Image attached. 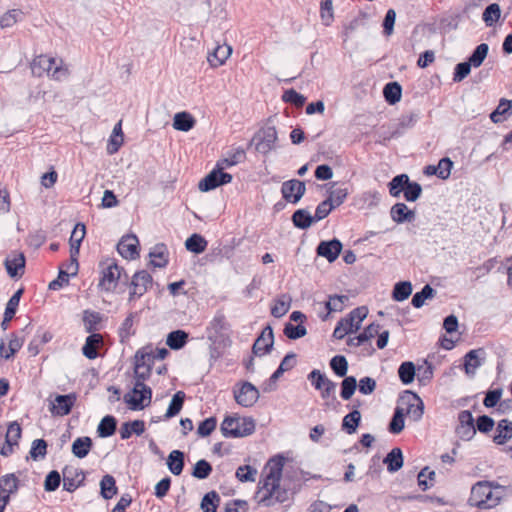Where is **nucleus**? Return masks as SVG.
<instances>
[{"label": "nucleus", "mask_w": 512, "mask_h": 512, "mask_svg": "<svg viewBox=\"0 0 512 512\" xmlns=\"http://www.w3.org/2000/svg\"><path fill=\"white\" fill-rule=\"evenodd\" d=\"M346 301H348V296L346 295L329 296V300L325 303L327 314L321 317L322 320H327L329 314L332 312H341L344 309Z\"/></svg>", "instance_id": "obj_38"}, {"label": "nucleus", "mask_w": 512, "mask_h": 512, "mask_svg": "<svg viewBox=\"0 0 512 512\" xmlns=\"http://www.w3.org/2000/svg\"><path fill=\"white\" fill-rule=\"evenodd\" d=\"M185 465V454L180 450H173L169 453L167 458V466L169 471L178 476L182 473Z\"/></svg>", "instance_id": "obj_25"}, {"label": "nucleus", "mask_w": 512, "mask_h": 512, "mask_svg": "<svg viewBox=\"0 0 512 512\" xmlns=\"http://www.w3.org/2000/svg\"><path fill=\"white\" fill-rule=\"evenodd\" d=\"M283 332L287 338L296 340L304 337L307 334V329L301 323L298 325H293L292 323L288 322L285 324Z\"/></svg>", "instance_id": "obj_59"}, {"label": "nucleus", "mask_w": 512, "mask_h": 512, "mask_svg": "<svg viewBox=\"0 0 512 512\" xmlns=\"http://www.w3.org/2000/svg\"><path fill=\"white\" fill-rule=\"evenodd\" d=\"M223 169L224 166L221 163H217L216 167L199 182V190L208 192L221 185L230 183L233 177L231 174L223 172Z\"/></svg>", "instance_id": "obj_10"}, {"label": "nucleus", "mask_w": 512, "mask_h": 512, "mask_svg": "<svg viewBox=\"0 0 512 512\" xmlns=\"http://www.w3.org/2000/svg\"><path fill=\"white\" fill-rule=\"evenodd\" d=\"M103 338L100 334L92 333L90 334L85 341V344L82 347L83 355L88 359H95L98 357L97 348L100 344H102Z\"/></svg>", "instance_id": "obj_26"}, {"label": "nucleus", "mask_w": 512, "mask_h": 512, "mask_svg": "<svg viewBox=\"0 0 512 512\" xmlns=\"http://www.w3.org/2000/svg\"><path fill=\"white\" fill-rule=\"evenodd\" d=\"M92 447V440L88 436L78 437L72 444V453L77 458H84L90 452Z\"/></svg>", "instance_id": "obj_37"}, {"label": "nucleus", "mask_w": 512, "mask_h": 512, "mask_svg": "<svg viewBox=\"0 0 512 512\" xmlns=\"http://www.w3.org/2000/svg\"><path fill=\"white\" fill-rule=\"evenodd\" d=\"M151 368L152 366L134 365V392H142L138 401L128 396V401L133 403L134 408H145L151 403L152 390L144 383L150 377Z\"/></svg>", "instance_id": "obj_4"}, {"label": "nucleus", "mask_w": 512, "mask_h": 512, "mask_svg": "<svg viewBox=\"0 0 512 512\" xmlns=\"http://www.w3.org/2000/svg\"><path fill=\"white\" fill-rule=\"evenodd\" d=\"M255 421L251 417L226 416L221 424V432L226 438H241L254 433Z\"/></svg>", "instance_id": "obj_3"}, {"label": "nucleus", "mask_w": 512, "mask_h": 512, "mask_svg": "<svg viewBox=\"0 0 512 512\" xmlns=\"http://www.w3.org/2000/svg\"><path fill=\"white\" fill-rule=\"evenodd\" d=\"M390 215L396 223L411 222L415 218L414 211L409 210L404 203H396L393 205L390 210Z\"/></svg>", "instance_id": "obj_23"}, {"label": "nucleus", "mask_w": 512, "mask_h": 512, "mask_svg": "<svg viewBox=\"0 0 512 512\" xmlns=\"http://www.w3.org/2000/svg\"><path fill=\"white\" fill-rule=\"evenodd\" d=\"M488 51H489V46L488 44L486 43H481L479 44L475 49L474 51L472 52V54L469 56L468 58V62L474 67V68H478L482 65V63L484 62L485 58L487 57V54H488Z\"/></svg>", "instance_id": "obj_48"}, {"label": "nucleus", "mask_w": 512, "mask_h": 512, "mask_svg": "<svg viewBox=\"0 0 512 512\" xmlns=\"http://www.w3.org/2000/svg\"><path fill=\"white\" fill-rule=\"evenodd\" d=\"M277 139L276 128L274 126H266L255 133L250 145H254L257 152L267 155L276 148Z\"/></svg>", "instance_id": "obj_7"}, {"label": "nucleus", "mask_w": 512, "mask_h": 512, "mask_svg": "<svg viewBox=\"0 0 512 512\" xmlns=\"http://www.w3.org/2000/svg\"><path fill=\"white\" fill-rule=\"evenodd\" d=\"M246 154L243 148L238 147L235 148L231 153H229L227 158H224L217 163H221L222 166L231 167L237 165L245 160Z\"/></svg>", "instance_id": "obj_55"}, {"label": "nucleus", "mask_w": 512, "mask_h": 512, "mask_svg": "<svg viewBox=\"0 0 512 512\" xmlns=\"http://www.w3.org/2000/svg\"><path fill=\"white\" fill-rule=\"evenodd\" d=\"M368 309L365 306H360L353 309L346 317L340 319L337 323L333 337L336 339H343L346 335L358 331L361 327L362 321L367 317Z\"/></svg>", "instance_id": "obj_5"}, {"label": "nucleus", "mask_w": 512, "mask_h": 512, "mask_svg": "<svg viewBox=\"0 0 512 512\" xmlns=\"http://www.w3.org/2000/svg\"><path fill=\"white\" fill-rule=\"evenodd\" d=\"M31 72L36 77L47 75L53 80L62 81L69 75V70L61 59L46 55L36 56L30 64Z\"/></svg>", "instance_id": "obj_2"}, {"label": "nucleus", "mask_w": 512, "mask_h": 512, "mask_svg": "<svg viewBox=\"0 0 512 512\" xmlns=\"http://www.w3.org/2000/svg\"><path fill=\"white\" fill-rule=\"evenodd\" d=\"M387 464V470L394 473L400 470L403 466V454L400 448H393L384 458L383 461Z\"/></svg>", "instance_id": "obj_31"}, {"label": "nucleus", "mask_w": 512, "mask_h": 512, "mask_svg": "<svg viewBox=\"0 0 512 512\" xmlns=\"http://www.w3.org/2000/svg\"><path fill=\"white\" fill-rule=\"evenodd\" d=\"M342 250V243L334 238L329 241H321L317 248V255L326 258L329 262H334Z\"/></svg>", "instance_id": "obj_18"}, {"label": "nucleus", "mask_w": 512, "mask_h": 512, "mask_svg": "<svg viewBox=\"0 0 512 512\" xmlns=\"http://www.w3.org/2000/svg\"><path fill=\"white\" fill-rule=\"evenodd\" d=\"M385 100L394 105L400 101L402 96V87L398 82H389L383 89Z\"/></svg>", "instance_id": "obj_41"}, {"label": "nucleus", "mask_w": 512, "mask_h": 512, "mask_svg": "<svg viewBox=\"0 0 512 512\" xmlns=\"http://www.w3.org/2000/svg\"><path fill=\"white\" fill-rule=\"evenodd\" d=\"M117 491L118 489L114 477L109 474L104 475L100 481L101 496L108 500L113 498L117 494Z\"/></svg>", "instance_id": "obj_33"}, {"label": "nucleus", "mask_w": 512, "mask_h": 512, "mask_svg": "<svg viewBox=\"0 0 512 512\" xmlns=\"http://www.w3.org/2000/svg\"><path fill=\"white\" fill-rule=\"evenodd\" d=\"M62 474L63 489L67 492L75 491L85 479L83 472L73 467H65Z\"/></svg>", "instance_id": "obj_20"}, {"label": "nucleus", "mask_w": 512, "mask_h": 512, "mask_svg": "<svg viewBox=\"0 0 512 512\" xmlns=\"http://www.w3.org/2000/svg\"><path fill=\"white\" fill-rule=\"evenodd\" d=\"M330 367L337 376L344 377L348 371V362L344 356L336 355L330 360Z\"/></svg>", "instance_id": "obj_60"}, {"label": "nucleus", "mask_w": 512, "mask_h": 512, "mask_svg": "<svg viewBox=\"0 0 512 512\" xmlns=\"http://www.w3.org/2000/svg\"><path fill=\"white\" fill-rule=\"evenodd\" d=\"M188 337L184 330H174L167 335L166 344L172 350H179L186 345Z\"/></svg>", "instance_id": "obj_32"}, {"label": "nucleus", "mask_w": 512, "mask_h": 512, "mask_svg": "<svg viewBox=\"0 0 512 512\" xmlns=\"http://www.w3.org/2000/svg\"><path fill=\"white\" fill-rule=\"evenodd\" d=\"M257 470L249 465L240 466L236 470V477L240 482H254Z\"/></svg>", "instance_id": "obj_64"}, {"label": "nucleus", "mask_w": 512, "mask_h": 512, "mask_svg": "<svg viewBox=\"0 0 512 512\" xmlns=\"http://www.w3.org/2000/svg\"><path fill=\"white\" fill-rule=\"evenodd\" d=\"M412 293V284L409 281H402L395 284L392 298L395 301H404L406 300L410 294Z\"/></svg>", "instance_id": "obj_52"}, {"label": "nucleus", "mask_w": 512, "mask_h": 512, "mask_svg": "<svg viewBox=\"0 0 512 512\" xmlns=\"http://www.w3.org/2000/svg\"><path fill=\"white\" fill-rule=\"evenodd\" d=\"M459 425L456 434L464 441L471 440L476 434L473 415L469 410H463L458 415Z\"/></svg>", "instance_id": "obj_15"}, {"label": "nucleus", "mask_w": 512, "mask_h": 512, "mask_svg": "<svg viewBox=\"0 0 512 512\" xmlns=\"http://www.w3.org/2000/svg\"><path fill=\"white\" fill-rule=\"evenodd\" d=\"M117 427V421L114 416L106 415L102 418L100 421L98 427H97V433L99 437L107 438L112 436Z\"/></svg>", "instance_id": "obj_39"}, {"label": "nucleus", "mask_w": 512, "mask_h": 512, "mask_svg": "<svg viewBox=\"0 0 512 512\" xmlns=\"http://www.w3.org/2000/svg\"><path fill=\"white\" fill-rule=\"evenodd\" d=\"M185 396L183 391H178L173 395L165 414L166 419H170L179 414L183 407Z\"/></svg>", "instance_id": "obj_47"}, {"label": "nucleus", "mask_w": 512, "mask_h": 512, "mask_svg": "<svg viewBox=\"0 0 512 512\" xmlns=\"http://www.w3.org/2000/svg\"><path fill=\"white\" fill-rule=\"evenodd\" d=\"M493 502V491L489 489L488 484L477 482L472 486L469 497L470 505L476 506L479 509H492L496 507V504H493Z\"/></svg>", "instance_id": "obj_9"}, {"label": "nucleus", "mask_w": 512, "mask_h": 512, "mask_svg": "<svg viewBox=\"0 0 512 512\" xmlns=\"http://www.w3.org/2000/svg\"><path fill=\"white\" fill-rule=\"evenodd\" d=\"M18 489V478L15 474H6L0 477V494H8L9 496L15 493Z\"/></svg>", "instance_id": "obj_46"}, {"label": "nucleus", "mask_w": 512, "mask_h": 512, "mask_svg": "<svg viewBox=\"0 0 512 512\" xmlns=\"http://www.w3.org/2000/svg\"><path fill=\"white\" fill-rule=\"evenodd\" d=\"M501 17V9L497 3L489 4L483 12V21L486 26H493Z\"/></svg>", "instance_id": "obj_51"}, {"label": "nucleus", "mask_w": 512, "mask_h": 512, "mask_svg": "<svg viewBox=\"0 0 512 512\" xmlns=\"http://www.w3.org/2000/svg\"><path fill=\"white\" fill-rule=\"evenodd\" d=\"M208 242L206 239L197 233L192 234L190 237L187 238L185 241V248L193 252L195 254H200L204 252L207 248Z\"/></svg>", "instance_id": "obj_36"}, {"label": "nucleus", "mask_w": 512, "mask_h": 512, "mask_svg": "<svg viewBox=\"0 0 512 512\" xmlns=\"http://www.w3.org/2000/svg\"><path fill=\"white\" fill-rule=\"evenodd\" d=\"M512 438V421L502 419L498 422L496 427V434L493 441L497 445H503Z\"/></svg>", "instance_id": "obj_24"}, {"label": "nucleus", "mask_w": 512, "mask_h": 512, "mask_svg": "<svg viewBox=\"0 0 512 512\" xmlns=\"http://www.w3.org/2000/svg\"><path fill=\"white\" fill-rule=\"evenodd\" d=\"M434 294L435 290L429 284H426L421 291L413 295L411 303L415 308H421L427 299L434 297Z\"/></svg>", "instance_id": "obj_54"}, {"label": "nucleus", "mask_w": 512, "mask_h": 512, "mask_svg": "<svg viewBox=\"0 0 512 512\" xmlns=\"http://www.w3.org/2000/svg\"><path fill=\"white\" fill-rule=\"evenodd\" d=\"M47 453V442L44 439H36L32 442L30 457L33 460L44 458Z\"/></svg>", "instance_id": "obj_63"}, {"label": "nucleus", "mask_w": 512, "mask_h": 512, "mask_svg": "<svg viewBox=\"0 0 512 512\" xmlns=\"http://www.w3.org/2000/svg\"><path fill=\"white\" fill-rule=\"evenodd\" d=\"M211 472H212L211 464L208 461L201 459V460L197 461L196 464L194 465L193 471H192V476L197 479H206L209 477Z\"/></svg>", "instance_id": "obj_62"}, {"label": "nucleus", "mask_w": 512, "mask_h": 512, "mask_svg": "<svg viewBox=\"0 0 512 512\" xmlns=\"http://www.w3.org/2000/svg\"><path fill=\"white\" fill-rule=\"evenodd\" d=\"M145 431V422L143 420H134L122 423L119 433L123 440L131 437L133 433L140 436Z\"/></svg>", "instance_id": "obj_27"}, {"label": "nucleus", "mask_w": 512, "mask_h": 512, "mask_svg": "<svg viewBox=\"0 0 512 512\" xmlns=\"http://www.w3.org/2000/svg\"><path fill=\"white\" fill-rule=\"evenodd\" d=\"M512 114V100L501 98L496 109L490 114L493 123H501Z\"/></svg>", "instance_id": "obj_28"}, {"label": "nucleus", "mask_w": 512, "mask_h": 512, "mask_svg": "<svg viewBox=\"0 0 512 512\" xmlns=\"http://www.w3.org/2000/svg\"><path fill=\"white\" fill-rule=\"evenodd\" d=\"M139 241L135 235H125L117 244V251L125 259H135L139 256Z\"/></svg>", "instance_id": "obj_17"}, {"label": "nucleus", "mask_w": 512, "mask_h": 512, "mask_svg": "<svg viewBox=\"0 0 512 512\" xmlns=\"http://www.w3.org/2000/svg\"><path fill=\"white\" fill-rule=\"evenodd\" d=\"M152 281V276L146 270L136 272L130 283L131 291L128 299L129 302L133 301L135 298L143 296L152 285Z\"/></svg>", "instance_id": "obj_11"}, {"label": "nucleus", "mask_w": 512, "mask_h": 512, "mask_svg": "<svg viewBox=\"0 0 512 512\" xmlns=\"http://www.w3.org/2000/svg\"><path fill=\"white\" fill-rule=\"evenodd\" d=\"M226 327L227 322L224 314L221 312H217L207 327L209 338L216 337L223 330H225Z\"/></svg>", "instance_id": "obj_45"}, {"label": "nucleus", "mask_w": 512, "mask_h": 512, "mask_svg": "<svg viewBox=\"0 0 512 512\" xmlns=\"http://www.w3.org/2000/svg\"><path fill=\"white\" fill-rule=\"evenodd\" d=\"M196 121L188 112H179L174 115L173 128L178 131L187 132L191 130Z\"/></svg>", "instance_id": "obj_29"}, {"label": "nucleus", "mask_w": 512, "mask_h": 512, "mask_svg": "<svg viewBox=\"0 0 512 512\" xmlns=\"http://www.w3.org/2000/svg\"><path fill=\"white\" fill-rule=\"evenodd\" d=\"M292 221L299 229H307L315 222L313 216L305 209L296 210L292 215Z\"/></svg>", "instance_id": "obj_43"}, {"label": "nucleus", "mask_w": 512, "mask_h": 512, "mask_svg": "<svg viewBox=\"0 0 512 512\" xmlns=\"http://www.w3.org/2000/svg\"><path fill=\"white\" fill-rule=\"evenodd\" d=\"M100 266L102 268V277L99 281V287L106 292H111L121 279L124 270L113 259L101 262Z\"/></svg>", "instance_id": "obj_8"}, {"label": "nucleus", "mask_w": 512, "mask_h": 512, "mask_svg": "<svg viewBox=\"0 0 512 512\" xmlns=\"http://www.w3.org/2000/svg\"><path fill=\"white\" fill-rule=\"evenodd\" d=\"M22 429L17 421H13L8 425L5 442L10 446L9 453L12 452V446L17 445L21 438Z\"/></svg>", "instance_id": "obj_50"}, {"label": "nucleus", "mask_w": 512, "mask_h": 512, "mask_svg": "<svg viewBox=\"0 0 512 512\" xmlns=\"http://www.w3.org/2000/svg\"><path fill=\"white\" fill-rule=\"evenodd\" d=\"M484 354L483 349H474L464 356V368L467 375H474L476 369L482 365L481 356Z\"/></svg>", "instance_id": "obj_22"}, {"label": "nucleus", "mask_w": 512, "mask_h": 512, "mask_svg": "<svg viewBox=\"0 0 512 512\" xmlns=\"http://www.w3.org/2000/svg\"><path fill=\"white\" fill-rule=\"evenodd\" d=\"M24 19V12L21 9H11L0 16V27L7 29Z\"/></svg>", "instance_id": "obj_34"}, {"label": "nucleus", "mask_w": 512, "mask_h": 512, "mask_svg": "<svg viewBox=\"0 0 512 512\" xmlns=\"http://www.w3.org/2000/svg\"><path fill=\"white\" fill-rule=\"evenodd\" d=\"M306 191V185L303 181L292 179L285 181L281 187L283 198L290 203L296 204L300 201Z\"/></svg>", "instance_id": "obj_14"}, {"label": "nucleus", "mask_w": 512, "mask_h": 512, "mask_svg": "<svg viewBox=\"0 0 512 512\" xmlns=\"http://www.w3.org/2000/svg\"><path fill=\"white\" fill-rule=\"evenodd\" d=\"M234 399L242 407H252L259 399L258 389L250 382H243L239 389H234Z\"/></svg>", "instance_id": "obj_12"}, {"label": "nucleus", "mask_w": 512, "mask_h": 512, "mask_svg": "<svg viewBox=\"0 0 512 512\" xmlns=\"http://www.w3.org/2000/svg\"><path fill=\"white\" fill-rule=\"evenodd\" d=\"M220 503V496L215 491H210L204 495L201 501V509L203 512H216Z\"/></svg>", "instance_id": "obj_53"}, {"label": "nucleus", "mask_w": 512, "mask_h": 512, "mask_svg": "<svg viewBox=\"0 0 512 512\" xmlns=\"http://www.w3.org/2000/svg\"><path fill=\"white\" fill-rule=\"evenodd\" d=\"M232 53V48L228 45H218L207 56V61L211 67H219L225 63Z\"/></svg>", "instance_id": "obj_21"}, {"label": "nucleus", "mask_w": 512, "mask_h": 512, "mask_svg": "<svg viewBox=\"0 0 512 512\" xmlns=\"http://www.w3.org/2000/svg\"><path fill=\"white\" fill-rule=\"evenodd\" d=\"M360 421L361 413L358 409H354L344 416L342 420V430H344L347 434H353L357 431Z\"/></svg>", "instance_id": "obj_35"}, {"label": "nucleus", "mask_w": 512, "mask_h": 512, "mask_svg": "<svg viewBox=\"0 0 512 512\" xmlns=\"http://www.w3.org/2000/svg\"><path fill=\"white\" fill-rule=\"evenodd\" d=\"M85 234V225L82 223L76 224L69 239L70 253H73L74 255L79 254L80 246L85 237Z\"/></svg>", "instance_id": "obj_30"}, {"label": "nucleus", "mask_w": 512, "mask_h": 512, "mask_svg": "<svg viewBox=\"0 0 512 512\" xmlns=\"http://www.w3.org/2000/svg\"><path fill=\"white\" fill-rule=\"evenodd\" d=\"M320 18L325 26H330L334 21V10L332 0H323L320 5Z\"/></svg>", "instance_id": "obj_57"}, {"label": "nucleus", "mask_w": 512, "mask_h": 512, "mask_svg": "<svg viewBox=\"0 0 512 512\" xmlns=\"http://www.w3.org/2000/svg\"><path fill=\"white\" fill-rule=\"evenodd\" d=\"M26 259L23 253L8 256L4 261V266L11 278H20L25 272Z\"/></svg>", "instance_id": "obj_19"}, {"label": "nucleus", "mask_w": 512, "mask_h": 512, "mask_svg": "<svg viewBox=\"0 0 512 512\" xmlns=\"http://www.w3.org/2000/svg\"><path fill=\"white\" fill-rule=\"evenodd\" d=\"M396 407L402 409L404 415L413 422L420 421L424 414V403L422 399L416 393L409 390L404 391L400 395Z\"/></svg>", "instance_id": "obj_6"}, {"label": "nucleus", "mask_w": 512, "mask_h": 512, "mask_svg": "<svg viewBox=\"0 0 512 512\" xmlns=\"http://www.w3.org/2000/svg\"><path fill=\"white\" fill-rule=\"evenodd\" d=\"M283 465L284 458L282 456L274 457L269 461V472L260 482L261 486L257 492L260 504L269 507L287 500V492L280 488Z\"/></svg>", "instance_id": "obj_1"}, {"label": "nucleus", "mask_w": 512, "mask_h": 512, "mask_svg": "<svg viewBox=\"0 0 512 512\" xmlns=\"http://www.w3.org/2000/svg\"><path fill=\"white\" fill-rule=\"evenodd\" d=\"M416 375V368L413 362L405 361L398 368V376L404 385L411 384Z\"/></svg>", "instance_id": "obj_44"}, {"label": "nucleus", "mask_w": 512, "mask_h": 512, "mask_svg": "<svg viewBox=\"0 0 512 512\" xmlns=\"http://www.w3.org/2000/svg\"><path fill=\"white\" fill-rule=\"evenodd\" d=\"M274 344V334L271 326H266L258 338L255 340L252 352L256 356H262L270 353Z\"/></svg>", "instance_id": "obj_16"}, {"label": "nucleus", "mask_w": 512, "mask_h": 512, "mask_svg": "<svg viewBox=\"0 0 512 512\" xmlns=\"http://www.w3.org/2000/svg\"><path fill=\"white\" fill-rule=\"evenodd\" d=\"M335 183H333L332 187L328 190L329 196L327 200H330V203L334 205V207L340 206L348 196V189L344 187L334 188Z\"/></svg>", "instance_id": "obj_56"}, {"label": "nucleus", "mask_w": 512, "mask_h": 512, "mask_svg": "<svg viewBox=\"0 0 512 512\" xmlns=\"http://www.w3.org/2000/svg\"><path fill=\"white\" fill-rule=\"evenodd\" d=\"M291 301L292 299L289 295L282 294L276 299L274 306L271 308V314L275 318H281L289 311Z\"/></svg>", "instance_id": "obj_42"}, {"label": "nucleus", "mask_w": 512, "mask_h": 512, "mask_svg": "<svg viewBox=\"0 0 512 512\" xmlns=\"http://www.w3.org/2000/svg\"><path fill=\"white\" fill-rule=\"evenodd\" d=\"M409 182V176L407 174H400L395 176L389 182V192L393 197H399L400 193L405 191V187Z\"/></svg>", "instance_id": "obj_49"}, {"label": "nucleus", "mask_w": 512, "mask_h": 512, "mask_svg": "<svg viewBox=\"0 0 512 512\" xmlns=\"http://www.w3.org/2000/svg\"><path fill=\"white\" fill-rule=\"evenodd\" d=\"M76 400L75 393L56 395L54 400L50 402L49 410L54 416H66L71 412Z\"/></svg>", "instance_id": "obj_13"}, {"label": "nucleus", "mask_w": 512, "mask_h": 512, "mask_svg": "<svg viewBox=\"0 0 512 512\" xmlns=\"http://www.w3.org/2000/svg\"><path fill=\"white\" fill-rule=\"evenodd\" d=\"M404 412L402 409H398L397 407L394 410V414L392 416V419L389 423V431L392 434H399L405 426L404 421Z\"/></svg>", "instance_id": "obj_58"}, {"label": "nucleus", "mask_w": 512, "mask_h": 512, "mask_svg": "<svg viewBox=\"0 0 512 512\" xmlns=\"http://www.w3.org/2000/svg\"><path fill=\"white\" fill-rule=\"evenodd\" d=\"M357 388V380L354 376L345 377L341 383V397L344 400H349Z\"/></svg>", "instance_id": "obj_61"}, {"label": "nucleus", "mask_w": 512, "mask_h": 512, "mask_svg": "<svg viewBox=\"0 0 512 512\" xmlns=\"http://www.w3.org/2000/svg\"><path fill=\"white\" fill-rule=\"evenodd\" d=\"M167 248L164 244H157L153 250L149 253L151 258V264L154 267L163 268L168 264L166 257Z\"/></svg>", "instance_id": "obj_40"}]
</instances>
